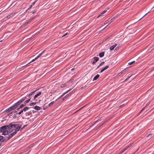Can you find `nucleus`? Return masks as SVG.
Returning a JSON list of instances; mask_svg holds the SVG:
<instances>
[{
	"label": "nucleus",
	"mask_w": 154,
	"mask_h": 154,
	"mask_svg": "<svg viewBox=\"0 0 154 154\" xmlns=\"http://www.w3.org/2000/svg\"><path fill=\"white\" fill-rule=\"evenodd\" d=\"M8 126L7 125H4L0 128V131L2 133V135H7L10 133V131H8Z\"/></svg>",
	"instance_id": "1"
},
{
	"label": "nucleus",
	"mask_w": 154,
	"mask_h": 154,
	"mask_svg": "<svg viewBox=\"0 0 154 154\" xmlns=\"http://www.w3.org/2000/svg\"><path fill=\"white\" fill-rule=\"evenodd\" d=\"M45 52V50H44L43 51H42L41 53H40L39 55L37 56L35 58L33 59L30 62H29V63H30L32 62L35 60L37 58H38V57H39L40 56H41L42 54H43Z\"/></svg>",
	"instance_id": "2"
},
{
	"label": "nucleus",
	"mask_w": 154,
	"mask_h": 154,
	"mask_svg": "<svg viewBox=\"0 0 154 154\" xmlns=\"http://www.w3.org/2000/svg\"><path fill=\"white\" fill-rule=\"evenodd\" d=\"M21 125L19 124V125H17V126L15 128V129L14 130V132H15V133L16 134L17 132L20 130L21 128Z\"/></svg>",
	"instance_id": "3"
},
{
	"label": "nucleus",
	"mask_w": 154,
	"mask_h": 154,
	"mask_svg": "<svg viewBox=\"0 0 154 154\" xmlns=\"http://www.w3.org/2000/svg\"><path fill=\"white\" fill-rule=\"evenodd\" d=\"M8 126V129L9 130V131H11L13 128V127L12 125V124L10 123L9 125H7Z\"/></svg>",
	"instance_id": "4"
},
{
	"label": "nucleus",
	"mask_w": 154,
	"mask_h": 154,
	"mask_svg": "<svg viewBox=\"0 0 154 154\" xmlns=\"http://www.w3.org/2000/svg\"><path fill=\"white\" fill-rule=\"evenodd\" d=\"M13 109H13V108H12L11 106L6 109V112L8 113L10 112V113H11L13 112L12 110Z\"/></svg>",
	"instance_id": "5"
},
{
	"label": "nucleus",
	"mask_w": 154,
	"mask_h": 154,
	"mask_svg": "<svg viewBox=\"0 0 154 154\" xmlns=\"http://www.w3.org/2000/svg\"><path fill=\"white\" fill-rule=\"evenodd\" d=\"M16 134L15 132H13V133L10 134V135H8L7 137H8V139H10L14 135Z\"/></svg>",
	"instance_id": "6"
},
{
	"label": "nucleus",
	"mask_w": 154,
	"mask_h": 154,
	"mask_svg": "<svg viewBox=\"0 0 154 154\" xmlns=\"http://www.w3.org/2000/svg\"><path fill=\"white\" fill-rule=\"evenodd\" d=\"M94 60L92 62L93 64H94L96 63V62L99 60V58L98 57H94Z\"/></svg>",
	"instance_id": "7"
},
{
	"label": "nucleus",
	"mask_w": 154,
	"mask_h": 154,
	"mask_svg": "<svg viewBox=\"0 0 154 154\" xmlns=\"http://www.w3.org/2000/svg\"><path fill=\"white\" fill-rule=\"evenodd\" d=\"M117 45L116 44H115L114 45L111 46L109 48L110 50L111 51L113 50L114 48L117 46Z\"/></svg>",
	"instance_id": "8"
},
{
	"label": "nucleus",
	"mask_w": 154,
	"mask_h": 154,
	"mask_svg": "<svg viewBox=\"0 0 154 154\" xmlns=\"http://www.w3.org/2000/svg\"><path fill=\"white\" fill-rule=\"evenodd\" d=\"M42 92H39L38 94H35L34 97V100H35L36 98L39 96L41 94Z\"/></svg>",
	"instance_id": "9"
},
{
	"label": "nucleus",
	"mask_w": 154,
	"mask_h": 154,
	"mask_svg": "<svg viewBox=\"0 0 154 154\" xmlns=\"http://www.w3.org/2000/svg\"><path fill=\"white\" fill-rule=\"evenodd\" d=\"M19 124H12V125L13 127V128L11 130V131H10V133L12 132L14 130V129L17 126V125H19Z\"/></svg>",
	"instance_id": "10"
},
{
	"label": "nucleus",
	"mask_w": 154,
	"mask_h": 154,
	"mask_svg": "<svg viewBox=\"0 0 154 154\" xmlns=\"http://www.w3.org/2000/svg\"><path fill=\"white\" fill-rule=\"evenodd\" d=\"M109 68V66H106L105 67H104L100 71V72H102L103 71L105 70L106 69H107Z\"/></svg>",
	"instance_id": "11"
},
{
	"label": "nucleus",
	"mask_w": 154,
	"mask_h": 154,
	"mask_svg": "<svg viewBox=\"0 0 154 154\" xmlns=\"http://www.w3.org/2000/svg\"><path fill=\"white\" fill-rule=\"evenodd\" d=\"M104 55V52H102L100 53L99 54V57H103Z\"/></svg>",
	"instance_id": "12"
},
{
	"label": "nucleus",
	"mask_w": 154,
	"mask_h": 154,
	"mask_svg": "<svg viewBox=\"0 0 154 154\" xmlns=\"http://www.w3.org/2000/svg\"><path fill=\"white\" fill-rule=\"evenodd\" d=\"M100 77V75L98 74L95 77H94L93 79V80H96L99 77Z\"/></svg>",
	"instance_id": "13"
},
{
	"label": "nucleus",
	"mask_w": 154,
	"mask_h": 154,
	"mask_svg": "<svg viewBox=\"0 0 154 154\" xmlns=\"http://www.w3.org/2000/svg\"><path fill=\"white\" fill-rule=\"evenodd\" d=\"M26 99V97H24L22 98L19 101V102L21 103L22 102H23L24 100Z\"/></svg>",
	"instance_id": "14"
},
{
	"label": "nucleus",
	"mask_w": 154,
	"mask_h": 154,
	"mask_svg": "<svg viewBox=\"0 0 154 154\" xmlns=\"http://www.w3.org/2000/svg\"><path fill=\"white\" fill-rule=\"evenodd\" d=\"M18 106L17 104H16V103H15L13 106H11V108H13V109H16L17 107Z\"/></svg>",
	"instance_id": "15"
},
{
	"label": "nucleus",
	"mask_w": 154,
	"mask_h": 154,
	"mask_svg": "<svg viewBox=\"0 0 154 154\" xmlns=\"http://www.w3.org/2000/svg\"><path fill=\"white\" fill-rule=\"evenodd\" d=\"M9 139H8V137L7 136L6 137V138L3 139L1 141V142L2 143L3 142H6Z\"/></svg>",
	"instance_id": "16"
},
{
	"label": "nucleus",
	"mask_w": 154,
	"mask_h": 154,
	"mask_svg": "<svg viewBox=\"0 0 154 154\" xmlns=\"http://www.w3.org/2000/svg\"><path fill=\"white\" fill-rule=\"evenodd\" d=\"M34 109L36 110H38L40 109V107L38 106H36L34 107Z\"/></svg>",
	"instance_id": "17"
},
{
	"label": "nucleus",
	"mask_w": 154,
	"mask_h": 154,
	"mask_svg": "<svg viewBox=\"0 0 154 154\" xmlns=\"http://www.w3.org/2000/svg\"><path fill=\"white\" fill-rule=\"evenodd\" d=\"M36 91V90L33 91H32V92H31V93L29 94V95H28V97H29L30 98V97L32 95H33V94Z\"/></svg>",
	"instance_id": "18"
},
{
	"label": "nucleus",
	"mask_w": 154,
	"mask_h": 154,
	"mask_svg": "<svg viewBox=\"0 0 154 154\" xmlns=\"http://www.w3.org/2000/svg\"><path fill=\"white\" fill-rule=\"evenodd\" d=\"M29 109V107H25L23 109V111L24 112H26V111L28 110Z\"/></svg>",
	"instance_id": "19"
},
{
	"label": "nucleus",
	"mask_w": 154,
	"mask_h": 154,
	"mask_svg": "<svg viewBox=\"0 0 154 154\" xmlns=\"http://www.w3.org/2000/svg\"><path fill=\"white\" fill-rule=\"evenodd\" d=\"M30 100V99L29 98L28 99V100H26L24 102V105H26L27 103H28Z\"/></svg>",
	"instance_id": "20"
},
{
	"label": "nucleus",
	"mask_w": 154,
	"mask_h": 154,
	"mask_svg": "<svg viewBox=\"0 0 154 154\" xmlns=\"http://www.w3.org/2000/svg\"><path fill=\"white\" fill-rule=\"evenodd\" d=\"M25 105L24 104H22L17 109V110H18L19 109H20L21 108L23 107V106H25Z\"/></svg>",
	"instance_id": "21"
},
{
	"label": "nucleus",
	"mask_w": 154,
	"mask_h": 154,
	"mask_svg": "<svg viewBox=\"0 0 154 154\" xmlns=\"http://www.w3.org/2000/svg\"><path fill=\"white\" fill-rule=\"evenodd\" d=\"M130 146H129L127 147H126L123 150V151H125L127 149H128L130 147Z\"/></svg>",
	"instance_id": "22"
},
{
	"label": "nucleus",
	"mask_w": 154,
	"mask_h": 154,
	"mask_svg": "<svg viewBox=\"0 0 154 154\" xmlns=\"http://www.w3.org/2000/svg\"><path fill=\"white\" fill-rule=\"evenodd\" d=\"M135 62V61H133L132 62H129L128 63V64L129 65H131L132 64L134 63Z\"/></svg>",
	"instance_id": "23"
},
{
	"label": "nucleus",
	"mask_w": 154,
	"mask_h": 154,
	"mask_svg": "<svg viewBox=\"0 0 154 154\" xmlns=\"http://www.w3.org/2000/svg\"><path fill=\"white\" fill-rule=\"evenodd\" d=\"M104 62H102L99 65L97 66V68H98L100 66L102 65L103 64H104Z\"/></svg>",
	"instance_id": "24"
},
{
	"label": "nucleus",
	"mask_w": 154,
	"mask_h": 154,
	"mask_svg": "<svg viewBox=\"0 0 154 154\" xmlns=\"http://www.w3.org/2000/svg\"><path fill=\"white\" fill-rule=\"evenodd\" d=\"M152 136V134H149L147 136V137H149L150 138H151Z\"/></svg>",
	"instance_id": "25"
},
{
	"label": "nucleus",
	"mask_w": 154,
	"mask_h": 154,
	"mask_svg": "<svg viewBox=\"0 0 154 154\" xmlns=\"http://www.w3.org/2000/svg\"><path fill=\"white\" fill-rule=\"evenodd\" d=\"M37 102H35V103H31L30 104V106H32L33 105H35L36 103H37Z\"/></svg>",
	"instance_id": "26"
},
{
	"label": "nucleus",
	"mask_w": 154,
	"mask_h": 154,
	"mask_svg": "<svg viewBox=\"0 0 154 154\" xmlns=\"http://www.w3.org/2000/svg\"><path fill=\"white\" fill-rule=\"evenodd\" d=\"M23 112V110H21L20 112H17L16 113V114H19V115H20V114H21V113L22 112Z\"/></svg>",
	"instance_id": "27"
},
{
	"label": "nucleus",
	"mask_w": 154,
	"mask_h": 154,
	"mask_svg": "<svg viewBox=\"0 0 154 154\" xmlns=\"http://www.w3.org/2000/svg\"><path fill=\"white\" fill-rule=\"evenodd\" d=\"M54 101H53V102H51V103H50L49 104V105H48L49 106H52V105H53L54 104Z\"/></svg>",
	"instance_id": "28"
},
{
	"label": "nucleus",
	"mask_w": 154,
	"mask_h": 154,
	"mask_svg": "<svg viewBox=\"0 0 154 154\" xmlns=\"http://www.w3.org/2000/svg\"><path fill=\"white\" fill-rule=\"evenodd\" d=\"M111 19H108V20H106V21H105V23H104V24H106L108 23V22H109V21H110V20H111Z\"/></svg>",
	"instance_id": "29"
},
{
	"label": "nucleus",
	"mask_w": 154,
	"mask_h": 154,
	"mask_svg": "<svg viewBox=\"0 0 154 154\" xmlns=\"http://www.w3.org/2000/svg\"><path fill=\"white\" fill-rule=\"evenodd\" d=\"M68 97V95H66L62 99V100H65L66 98H67Z\"/></svg>",
	"instance_id": "30"
},
{
	"label": "nucleus",
	"mask_w": 154,
	"mask_h": 154,
	"mask_svg": "<svg viewBox=\"0 0 154 154\" xmlns=\"http://www.w3.org/2000/svg\"><path fill=\"white\" fill-rule=\"evenodd\" d=\"M34 145L33 144H31V145H30L29 146V148H30L32 147Z\"/></svg>",
	"instance_id": "31"
},
{
	"label": "nucleus",
	"mask_w": 154,
	"mask_h": 154,
	"mask_svg": "<svg viewBox=\"0 0 154 154\" xmlns=\"http://www.w3.org/2000/svg\"><path fill=\"white\" fill-rule=\"evenodd\" d=\"M3 136H0V141L3 139Z\"/></svg>",
	"instance_id": "32"
},
{
	"label": "nucleus",
	"mask_w": 154,
	"mask_h": 154,
	"mask_svg": "<svg viewBox=\"0 0 154 154\" xmlns=\"http://www.w3.org/2000/svg\"><path fill=\"white\" fill-rule=\"evenodd\" d=\"M66 85V84H63V85H62L61 86V87H65Z\"/></svg>",
	"instance_id": "33"
},
{
	"label": "nucleus",
	"mask_w": 154,
	"mask_h": 154,
	"mask_svg": "<svg viewBox=\"0 0 154 154\" xmlns=\"http://www.w3.org/2000/svg\"><path fill=\"white\" fill-rule=\"evenodd\" d=\"M13 118H16V114H14L13 116Z\"/></svg>",
	"instance_id": "34"
},
{
	"label": "nucleus",
	"mask_w": 154,
	"mask_h": 154,
	"mask_svg": "<svg viewBox=\"0 0 154 154\" xmlns=\"http://www.w3.org/2000/svg\"><path fill=\"white\" fill-rule=\"evenodd\" d=\"M106 11H107L106 10H104L103 12H102V13L104 14L106 12Z\"/></svg>",
	"instance_id": "35"
},
{
	"label": "nucleus",
	"mask_w": 154,
	"mask_h": 154,
	"mask_svg": "<svg viewBox=\"0 0 154 154\" xmlns=\"http://www.w3.org/2000/svg\"><path fill=\"white\" fill-rule=\"evenodd\" d=\"M103 14L102 13V12L97 17V18H98L101 15H102V14Z\"/></svg>",
	"instance_id": "36"
},
{
	"label": "nucleus",
	"mask_w": 154,
	"mask_h": 154,
	"mask_svg": "<svg viewBox=\"0 0 154 154\" xmlns=\"http://www.w3.org/2000/svg\"><path fill=\"white\" fill-rule=\"evenodd\" d=\"M103 14L102 13V12L97 17V18H98L101 15H102V14Z\"/></svg>",
	"instance_id": "37"
},
{
	"label": "nucleus",
	"mask_w": 154,
	"mask_h": 154,
	"mask_svg": "<svg viewBox=\"0 0 154 154\" xmlns=\"http://www.w3.org/2000/svg\"><path fill=\"white\" fill-rule=\"evenodd\" d=\"M70 90V89L68 90V91H66L65 92H64V93H63V94L64 95L65 94H66L67 93L69 90Z\"/></svg>",
	"instance_id": "38"
},
{
	"label": "nucleus",
	"mask_w": 154,
	"mask_h": 154,
	"mask_svg": "<svg viewBox=\"0 0 154 154\" xmlns=\"http://www.w3.org/2000/svg\"><path fill=\"white\" fill-rule=\"evenodd\" d=\"M20 103H21L19 102V101L16 103V104H17L18 106H19Z\"/></svg>",
	"instance_id": "39"
},
{
	"label": "nucleus",
	"mask_w": 154,
	"mask_h": 154,
	"mask_svg": "<svg viewBox=\"0 0 154 154\" xmlns=\"http://www.w3.org/2000/svg\"><path fill=\"white\" fill-rule=\"evenodd\" d=\"M20 103H21L19 102V101L16 103V104H17L18 106H19Z\"/></svg>",
	"instance_id": "40"
},
{
	"label": "nucleus",
	"mask_w": 154,
	"mask_h": 154,
	"mask_svg": "<svg viewBox=\"0 0 154 154\" xmlns=\"http://www.w3.org/2000/svg\"><path fill=\"white\" fill-rule=\"evenodd\" d=\"M71 94V93H69L68 94H67L66 95H68V97Z\"/></svg>",
	"instance_id": "41"
},
{
	"label": "nucleus",
	"mask_w": 154,
	"mask_h": 154,
	"mask_svg": "<svg viewBox=\"0 0 154 154\" xmlns=\"http://www.w3.org/2000/svg\"><path fill=\"white\" fill-rule=\"evenodd\" d=\"M35 2H33V3H32V4L31 5H32V6H33V5H34L35 4Z\"/></svg>",
	"instance_id": "42"
},
{
	"label": "nucleus",
	"mask_w": 154,
	"mask_h": 154,
	"mask_svg": "<svg viewBox=\"0 0 154 154\" xmlns=\"http://www.w3.org/2000/svg\"><path fill=\"white\" fill-rule=\"evenodd\" d=\"M68 34L67 32H66V33L64 35H63V37L64 36H65V35H67Z\"/></svg>",
	"instance_id": "43"
},
{
	"label": "nucleus",
	"mask_w": 154,
	"mask_h": 154,
	"mask_svg": "<svg viewBox=\"0 0 154 154\" xmlns=\"http://www.w3.org/2000/svg\"><path fill=\"white\" fill-rule=\"evenodd\" d=\"M32 7V6L31 5L28 8V9H27V10H28V9H30Z\"/></svg>",
	"instance_id": "44"
},
{
	"label": "nucleus",
	"mask_w": 154,
	"mask_h": 154,
	"mask_svg": "<svg viewBox=\"0 0 154 154\" xmlns=\"http://www.w3.org/2000/svg\"><path fill=\"white\" fill-rule=\"evenodd\" d=\"M64 95V94H63L61 96H60L58 98L59 99V98H60L62 97L63 95Z\"/></svg>",
	"instance_id": "45"
},
{
	"label": "nucleus",
	"mask_w": 154,
	"mask_h": 154,
	"mask_svg": "<svg viewBox=\"0 0 154 154\" xmlns=\"http://www.w3.org/2000/svg\"><path fill=\"white\" fill-rule=\"evenodd\" d=\"M111 22H112L111 21V22H110V23L108 24V25L106 26L104 28V29H105V28H106V27H107V26L108 25H109V24L111 23Z\"/></svg>",
	"instance_id": "46"
},
{
	"label": "nucleus",
	"mask_w": 154,
	"mask_h": 154,
	"mask_svg": "<svg viewBox=\"0 0 154 154\" xmlns=\"http://www.w3.org/2000/svg\"><path fill=\"white\" fill-rule=\"evenodd\" d=\"M131 76L129 77H128L125 80V81L127 80H128L129 78H130V77Z\"/></svg>",
	"instance_id": "47"
},
{
	"label": "nucleus",
	"mask_w": 154,
	"mask_h": 154,
	"mask_svg": "<svg viewBox=\"0 0 154 154\" xmlns=\"http://www.w3.org/2000/svg\"><path fill=\"white\" fill-rule=\"evenodd\" d=\"M122 153H122V151H121L119 152V154H122Z\"/></svg>",
	"instance_id": "48"
},
{
	"label": "nucleus",
	"mask_w": 154,
	"mask_h": 154,
	"mask_svg": "<svg viewBox=\"0 0 154 154\" xmlns=\"http://www.w3.org/2000/svg\"><path fill=\"white\" fill-rule=\"evenodd\" d=\"M145 109V107L143 108L142 110H141V111H142L144 109Z\"/></svg>",
	"instance_id": "49"
},
{
	"label": "nucleus",
	"mask_w": 154,
	"mask_h": 154,
	"mask_svg": "<svg viewBox=\"0 0 154 154\" xmlns=\"http://www.w3.org/2000/svg\"><path fill=\"white\" fill-rule=\"evenodd\" d=\"M9 113H8V116H9L11 114V113H10V112H9Z\"/></svg>",
	"instance_id": "50"
},
{
	"label": "nucleus",
	"mask_w": 154,
	"mask_h": 154,
	"mask_svg": "<svg viewBox=\"0 0 154 154\" xmlns=\"http://www.w3.org/2000/svg\"><path fill=\"white\" fill-rule=\"evenodd\" d=\"M98 120H97L95 122L94 124L96 122H97L98 121Z\"/></svg>",
	"instance_id": "51"
},
{
	"label": "nucleus",
	"mask_w": 154,
	"mask_h": 154,
	"mask_svg": "<svg viewBox=\"0 0 154 154\" xmlns=\"http://www.w3.org/2000/svg\"><path fill=\"white\" fill-rule=\"evenodd\" d=\"M122 151V153H123V152H124V151H123V150H122V151Z\"/></svg>",
	"instance_id": "52"
},
{
	"label": "nucleus",
	"mask_w": 154,
	"mask_h": 154,
	"mask_svg": "<svg viewBox=\"0 0 154 154\" xmlns=\"http://www.w3.org/2000/svg\"><path fill=\"white\" fill-rule=\"evenodd\" d=\"M29 22H29H27V23H28Z\"/></svg>",
	"instance_id": "53"
},
{
	"label": "nucleus",
	"mask_w": 154,
	"mask_h": 154,
	"mask_svg": "<svg viewBox=\"0 0 154 154\" xmlns=\"http://www.w3.org/2000/svg\"><path fill=\"white\" fill-rule=\"evenodd\" d=\"M1 143H0V146H1Z\"/></svg>",
	"instance_id": "54"
}]
</instances>
